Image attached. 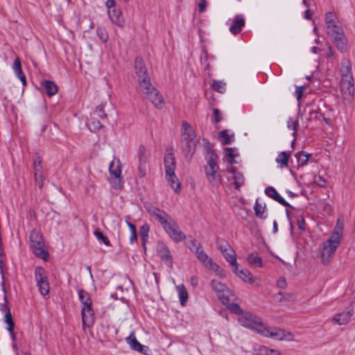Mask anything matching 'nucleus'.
Listing matches in <instances>:
<instances>
[{
	"label": "nucleus",
	"instance_id": "1",
	"mask_svg": "<svg viewBox=\"0 0 355 355\" xmlns=\"http://www.w3.org/2000/svg\"><path fill=\"white\" fill-rule=\"evenodd\" d=\"M237 320L242 327L251 329L263 336L277 340L292 341L294 340L292 333L279 328L266 327L260 318L250 312L245 311L239 316Z\"/></svg>",
	"mask_w": 355,
	"mask_h": 355
},
{
	"label": "nucleus",
	"instance_id": "2",
	"mask_svg": "<svg viewBox=\"0 0 355 355\" xmlns=\"http://www.w3.org/2000/svg\"><path fill=\"white\" fill-rule=\"evenodd\" d=\"M344 227L343 220L338 219L337 223L334 227L330 237L323 243L322 250L321 253L322 261L326 264L329 262L330 258L335 253L337 248L340 243Z\"/></svg>",
	"mask_w": 355,
	"mask_h": 355
},
{
	"label": "nucleus",
	"instance_id": "3",
	"mask_svg": "<svg viewBox=\"0 0 355 355\" xmlns=\"http://www.w3.org/2000/svg\"><path fill=\"white\" fill-rule=\"evenodd\" d=\"M340 87L346 96H352L354 94V77L352 72V64L348 59L343 58L340 64Z\"/></svg>",
	"mask_w": 355,
	"mask_h": 355
},
{
	"label": "nucleus",
	"instance_id": "4",
	"mask_svg": "<svg viewBox=\"0 0 355 355\" xmlns=\"http://www.w3.org/2000/svg\"><path fill=\"white\" fill-rule=\"evenodd\" d=\"M164 164L166 179L168 183L176 193H180L181 191V184L175 173L176 161L175 155L172 152H168L166 154Z\"/></svg>",
	"mask_w": 355,
	"mask_h": 355
},
{
	"label": "nucleus",
	"instance_id": "5",
	"mask_svg": "<svg viewBox=\"0 0 355 355\" xmlns=\"http://www.w3.org/2000/svg\"><path fill=\"white\" fill-rule=\"evenodd\" d=\"M78 297L82 304V324L83 329L91 327L94 322V310L89 294L84 290L78 291Z\"/></svg>",
	"mask_w": 355,
	"mask_h": 355
},
{
	"label": "nucleus",
	"instance_id": "6",
	"mask_svg": "<svg viewBox=\"0 0 355 355\" xmlns=\"http://www.w3.org/2000/svg\"><path fill=\"white\" fill-rule=\"evenodd\" d=\"M121 171V164L119 159L114 158L109 165L108 180L111 187L114 189H121L123 187Z\"/></svg>",
	"mask_w": 355,
	"mask_h": 355
},
{
	"label": "nucleus",
	"instance_id": "7",
	"mask_svg": "<svg viewBox=\"0 0 355 355\" xmlns=\"http://www.w3.org/2000/svg\"><path fill=\"white\" fill-rule=\"evenodd\" d=\"M211 287L223 304L236 301V296L221 282L214 279L211 282Z\"/></svg>",
	"mask_w": 355,
	"mask_h": 355
},
{
	"label": "nucleus",
	"instance_id": "8",
	"mask_svg": "<svg viewBox=\"0 0 355 355\" xmlns=\"http://www.w3.org/2000/svg\"><path fill=\"white\" fill-rule=\"evenodd\" d=\"M30 240L31 246L34 254L44 260L47 259L49 254L44 248L42 235L37 231L33 230L31 232Z\"/></svg>",
	"mask_w": 355,
	"mask_h": 355
},
{
	"label": "nucleus",
	"instance_id": "9",
	"mask_svg": "<svg viewBox=\"0 0 355 355\" xmlns=\"http://www.w3.org/2000/svg\"><path fill=\"white\" fill-rule=\"evenodd\" d=\"M35 278L37 282L40 293L46 296L49 293L50 286L48 280V277L46 274L44 269L42 267L37 266L35 269Z\"/></svg>",
	"mask_w": 355,
	"mask_h": 355
},
{
	"label": "nucleus",
	"instance_id": "10",
	"mask_svg": "<svg viewBox=\"0 0 355 355\" xmlns=\"http://www.w3.org/2000/svg\"><path fill=\"white\" fill-rule=\"evenodd\" d=\"M105 6L107 10L109 18L119 27H123L125 25V20L122 16L120 9L116 8V2L114 0H107Z\"/></svg>",
	"mask_w": 355,
	"mask_h": 355
},
{
	"label": "nucleus",
	"instance_id": "11",
	"mask_svg": "<svg viewBox=\"0 0 355 355\" xmlns=\"http://www.w3.org/2000/svg\"><path fill=\"white\" fill-rule=\"evenodd\" d=\"M164 230L168 236L175 243L183 241L186 236L180 230L176 222L172 219L164 227Z\"/></svg>",
	"mask_w": 355,
	"mask_h": 355
},
{
	"label": "nucleus",
	"instance_id": "12",
	"mask_svg": "<svg viewBox=\"0 0 355 355\" xmlns=\"http://www.w3.org/2000/svg\"><path fill=\"white\" fill-rule=\"evenodd\" d=\"M146 210L161 224L163 228L173 219L167 213L152 205L146 206Z\"/></svg>",
	"mask_w": 355,
	"mask_h": 355
},
{
	"label": "nucleus",
	"instance_id": "13",
	"mask_svg": "<svg viewBox=\"0 0 355 355\" xmlns=\"http://www.w3.org/2000/svg\"><path fill=\"white\" fill-rule=\"evenodd\" d=\"M35 181L40 188L44 184V174L40 157H36L33 162Z\"/></svg>",
	"mask_w": 355,
	"mask_h": 355
},
{
	"label": "nucleus",
	"instance_id": "14",
	"mask_svg": "<svg viewBox=\"0 0 355 355\" xmlns=\"http://www.w3.org/2000/svg\"><path fill=\"white\" fill-rule=\"evenodd\" d=\"M135 73L137 78V82L149 77L145 63L141 58H135Z\"/></svg>",
	"mask_w": 355,
	"mask_h": 355
},
{
	"label": "nucleus",
	"instance_id": "15",
	"mask_svg": "<svg viewBox=\"0 0 355 355\" xmlns=\"http://www.w3.org/2000/svg\"><path fill=\"white\" fill-rule=\"evenodd\" d=\"M182 135H181V142H196L195 132L191 125L186 121H184L182 125Z\"/></svg>",
	"mask_w": 355,
	"mask_h": 355
},
{
	"label": "nucleus",
	"instance_id": "16",
	"mask_svg": "<svg viewBox=\"0 0 355 355\" xmlns=\"http://www.w3.org/2000/svg\"><path fill=\"white\" fill-rule=\"evenodd\" d=\"M353 315V311L349 310L342 313H336L332 318V322L338 325H344L347 324Z\"/></svg>",
	"mask_w": 355,
	"mask_h": 355
},
{
	"label": "nucleus",
	"instance_id": "17",
	"mask_svg": "<svg viewBox=\"0 0 355 355\" xmlns=\"http://www.w3.org/2000/svg\"><path fill=\"white\" fill-rule=\"evenodd\" d=\"M126 341L130 345L132 349L143 353L144 354H147V352L149 350L148 347L139 343L138 340L136 339L134 334H131L126 338Z\"/></svg>",
	"mask_w": 355,
	"mask_h": 355
},
{
	"label": "nucleus",
	"instance_id": "18",
	"mask_svg": "<svg viewBox=\"0 0 355 355\" xmlns=\"http://www.w3.org/2000/svg\"><path fill=\"white\" fill-rule=\"evenodd\" d=\"M218 168H205L206 176L212 186H218L220 183V176L218 173Z\"/></svg>",
	"mask_w": 355,
	"mask_h": 355
},
{
	"label": "nucleus",
	"instance_id": "19",
	"mask_svg": "<svg viewBox=\"0 0 355 355\" xmlns=\"http://www.w3.org/2000/svg\"><path fill=\"white\" fill-rule=\"evenodd\" d=\"M156 107L161 109L164 105V101L159 94V91L156 89L152 92H149L145 96Z\"/></svg>",
	"mask_w": 355,
	"mask_h": 355
},
{
	"label": "nucleus",
	"instance_id": "20",
	"mask_svg": "<svg viewBox=\"0 0 355 355\" xmlns=\"http://www.w3.org/2000/svg\"><path fill=\"white\" fill-rule=\"evenodd\" d=\"M182 150L184 159L187 162H190L196 152V142L182 143Z\"/></svg>",
	"mask_w": 355,
	"mask_h": 355
},
{
	"label": "nucleus",
	"instance_id": "21",
	"mask_svg": "<svg viewBox=\"0 0 355 355\" xmlns=\"http://www.w3.org/2000/svg\"><path fill=\"white\" fill-rule=\"evenodd\" d=\"M228 171L232 175V178L234 180L235 189H239L244 184L245 178L241 172L237 171L233 166H230Z\"/></svg>",
	"mask_w": 355,
	"mask_h": 355
},
{
	"label": "nucleus",
	"instance_id": "22",
	"mask_svg": "<svg viewBox=\"0 0 355 355\" xmlns=\"http://www.w3.org/2000/svg\"><path fill=\"white\" fill-rule=\"evenodd\" d=\"M138 88L139 92L144 96H146L149 92H152L156 89L151 84L150 77L138 81Z\"/></svg>",
	"mask_w": 355,
	"mask_h": 355
},
{
	"label": "nucleus",
	"instance_id": "23",
	"mask_svg": "<svg viewBox=\"0 0 355 355\" xmlns=\"http://www.w3.org/2000/svg\"><path fill=\"white\" fill-rule=\"evenodd\" d=\"M265 193L270 198L278 202L284 206L291 207L290 205L272 187H268L265 189Z\"/></svg>",
	"mask_w": 355,
	"mask_h": 355
},
{
	"label": "nucleus",
	"instance_id": "24",
	"mask_svg": "<svg viewBox=\"0 0 355 355\" xmlns=\"http://www.w3.org/2000/svg\"><path fill=\"white\" fill-rule=\"evenodd\" d=\"M336 46L340 52H345L347 49V40L345 33L331 37Z\"/></svg>",
	"mask_w": 355,
	"mask_h": 355
},
{
	"label": "nucleus",
	"instance_id": "25",
	"mask_svg": "<svg viewBox=\"0 0 355 355\" xmlns=\"http://www.w3.org/2000/svg\"><path fill=\"white\" fill-rule=\"evenodd\" d=\"M12 69L15 75L19 78L22 85L25 86L26 85V78L25 75L23 73L21 66V61L19 58H17L12 64Z\"/></svg>",
	"mask_w": 355,
	"mask_h": 355
},
{
	"label": "nucleus",
	"instance_id": "26",
	"mask_svg": "<svg viewBox=\"0 0 355 355\" xmlns=\"http://www.w3.org/2000/svg\"><path fill=\"white\" fill-rule=\"evenodd\" d=\"M244 24V19L241 16H236L234 19V24L230 27V31L236 35L241 31Z\"/></svg>",
	"mask_w": 355,
	"mask_h": 355
},
{
	"label": "nucleus",
	"instance_id": "27",
	"mask_svg": "<svg viewBox=\"0 0 355 355\" xmlns=\"http://www.w3.org/2000/svg\"><path fill=\"white\" fill-rule=\"evenodd\" d=\"M327 34L331 37H334L336 35H340L344 33V31L342 26L341 23L338 21V23H335L332 25L329 26L327 28Z\"/></svg>",
	"mask_w": 355,
	"mask_h": 355
},
{
	"label": "nucleus",
	"instance_id": "28",
	"mask_svg": "<svg viewBox=\"0 0 355 355\" xmlns=\"http://www.w3.org/2000/svg\"><path fill=\"white\" fill-rule=\"evenodd\" d=\"M254 209L257 217L260 218H266L267 217L266 204L259 202V199L256 200Z\"/></svg>",
	"mask_w": 355,
	"mask_h": 355
},
{
	"label": "nucleus",
	"instance_id": "29",
	"mask_svg": "<svg viewBox=\"0 0 355 355\" xmlns=\"http://www.w3.org/2000/svg\"><path fill=\"white\" fill-rule=\"evenodd\" d=\"M176 291L178 292V297L182 306H184L188 300V293L183 284L176 286Z\"/></svg>",
	"mask_w": 355,
	"mask_h": 355
},
{
	"label": "nucleus",
	"instance_id": "30",
	"mask_svg": "<svg viewBox=\"0 0 355 355\" xmlns=\"http://www.w3.org/2000/svg\"><path fill=\"white\" fill-rule=\"evenodd\" d=\"M42 85L46 94L49 96H52L58 92V87L52 81L45 80L42 83Z\"/></svg>",
	"mask_w": 355,
	"mask_h": 355
},
{
	"label": "nucleus",
	"instance_id": "31",
	"mask_svg": "<svg viewBox=\"0 0 355 355\" xmlns=\"http://www.w3.org/2000/svg\"><path fill=\"white\" fill-rule=\"evenodd\" d=\"M291 156L290 152H281L276 157V162L278 164L280 168H284L288 166V159Z\"/></svg>",
	"mask_w": 355,
	"mask_h": 355
},
{
	"label": "nucleus",
	"instance_id": "32",
	"mask_svg": "<svg viewBox=\"0 0 355 355\" xmlns=\"http://www.w3.org/2000/svg\"><path fill=\"white\" fill-rule=\"evenodd\" d=\"M248 263L256 267L262 268L263 266L261 257L257 252H252L248 256Z\"/></svg>",
	"mask_w": 355,
	"mask_h": 355
},
{
	"label": "nucleus",
	"instance_id": "33",
	"mask_svg": "<svg viewBox=\"0 0 355 355\" xmlns=\"http://www.w3.org/2000/svg\"><path fill=\"white\" fill-rule=\"evenodd\" d=\"M198 259L207 268L209 266V261H213L209 258L205 251L201 248L196 253Z\"/></svg>",
	"mask_w": 355,
	"mask_h": 355
},
{
	"label": "nucleus",
	"instance_id": "34",
	"mask_svg": "<svg viewBox=\"0 0 355 355\" xmlns=\"http://www.w3.org/2000/svg\"><path fill=\"white\" fill-rule=\"evenodd\" d=\"M207 269L213 270L220 278H225L226 276L225 270L218 264L214 263V261H209V266Z\"/></svg>",
	"mask_w": 355,
	"mask_h": 355
},
{
	"label": "nucleus",
	"instance_id": "35",
	"mask_svg": "<svg viewBox=\"0 0 355 355\" xmlns=\"http://www.w3.org/2000/svg\"><path fill=\"white\" fill-rule=\"evenodd\" d=\"M221 250L223 252V256L229 262L230 264H236V256L235 252L232 249L223 250L221 248Z\"/></svg>",
	"mask_w": 355,
	"mask_h": 355
},
{
	"label": "nucleus",
	"instance_id": "36",
	"mask_svg": "<svg viewBox=\"0 0 355 355\" xmlns=\"http://www.w3.org/2000/svg\"><path fill=\"white\" fill-rule=\"evenodd\" d=\"M240 279L243 281L248 282L250 284H252L254 282V279L252 277V274L248 270L245 269H241L239 271V276Z\"/></svg>",
	"mask_w": 355,
	"mask_h": 355
},
{
	"label": "nucleus",
	"instance_id": "37",
	"mask_svg": "<svg viewBox=\"0 0 355 355\" xmlns=\"http://www.w3.org/2000/svg\"><path fill=\"white\" fill-rule=\"evenodd\" d=\"M148 155L146 148L143 145L139 146L137 153L138 162L147 163Z\"/></svg>",
	"mask_w": 355,
	"mask_h": 355
},
{
	"label": "nucleus",
	"instance_id": "38",
	"mask_svg": "<svg viewBox=\"0 0 355 355\" xmlns=\"http://www.w3.org/2000/svg\"><path fill=\"white\" fill-rule=\"evenodd\" d=\"M218 157L216 154L211 151L208 153L207 165L205 168H218L217 165Z\"/></svg>",
	"mask_w": 355,
	"mask_h": 355
},
{
	"label": "nucleus",
	"instance_id": "39",
	"mask_svg": "<svg viewBox=\"0 0 355 355\" xmlns=\"http://www.w3.org/2000/svg\"><path fill=\"white\" fill-rule=\"evenodd\" d=\"M275 298L279 302H282L284 300L293 302L295 300V296L292 293H282L280 292L275 295Z\"/></svg>",
	"mask_w": 355,
	"mask_h": 355
},
{
	"label": "nucleus",
	"instance_id": "40",
	"mask_svg": "<svg viewBox=\"0 0 355 355\" xmlns=\"http://www.w3.org/2000/svg\"><path fill=\"white\" fill-rule=\"evenodd\" d=\"M4 322L7 324V330L11 331L14 330L15 323L11 315L10 311L8 310L4 316Z\"/></svg>",
	"mask_w": 355,
	"mask_h": 355
},
{
	"label": "nucleus",
	"instance_id": "41",
	"mask_svg": "<svg viewBox=\"0 0 355 355\" xmlns=\"http://www.w3.org/2000/svg\"><path fill=\"white\" fill-rule=\"evenodd\" d=\"M94 234L99 242L103 243L107 246L110 245L109 239L105 236L99 230H96L94 232Z\"/></svg>",
	"mask_w": 355,
	"mask_h": 355
},
{
	"label": "nucleus",
	"instance_id": "42",
	"mask_svg": "<svg viewBox=\"0 0 355 355\" xmlns=\"http://www.w3.org/2000/svg\"><path fill=\"white\" fill-rule=\"evenodd\" d=\"M324 20H325L327 28H328L329 26H330V25H332L335 23L336 24L338 23V21H339L337 17L336 16V15L331 12H327L325 15Z\"/></svg>",
	"mask_w": 355,
	"mask_h": 355
},
{
	"label": "nucleus",
	"instance_id": "43",
	"mask_svg": "<svg viewBox=\"0 0 355 355\" xmlns=\"http://www.w3.org/2000/svg\"><path fill=\"white\" fill-rule=\"evenodd\" d=\"M220 137L222 138V144H230L233 140V135H229L227 130H224L220 132Z\"/></svg>",
	"mask_w": 355,
	"mask_h": 355
},
{
	"label": "nucleus",
	"instance_id": "44",
	"mask_svg": "<svg viewBox=\"0 0 355 355\" xmlns=\"http://www.w3.org/2000/svg\"><path fill=\"white\" fill-rule=\"evenodd\" d=\"M89 129L92 132H96L100 130L102 127L100 121L98 119L92 118L87 123Z\"/></svg>",
	"mask_w": 355,
	"mask_h": 355
},
{
	"label": "nucleus",
	"instance_id": "45",
	"mask_svg": "<svg viewBox=\"0 0 355 355\" xmlns=\"http://www.w3.org/2000/svg\"><path fill=\"white\" fill-rule=\"evenodd\" d=\"M310 156L311 155L305 154L304 153H298L295 155L297 163L299 165L301 166H304L308 162Z\"/></svg>",
	"mask_w": 355,
	"mask_h": 355
},
{
	"label": "nucleus",
	"instance_id": "46",
	"mask_svg": "<svg viewBox=\"0 0 355 355\" xmlns=\"http://www.w3.org/2000/svg\"><path fill=\"white\" fill-rule=\"evenodd\" d=\"M188 248L195 254L202 248L200 243L196 239H191L188 242Z\"/></svg>",
	"mask_w": 355,
	"mask_h": 355
},
{
	"label": "nucleus",
	"instance_id": "47",
	"mask_svg": "<svg viewBox=\"0 0 355 355\" xmlns=\"http://www.w3.org/2000/svg\"><path fill=\"white\" fill-rule=\"evenodd\" d=\"M104 108L105 105L103 104H100L96 107V110L93 112V115L101 119L106 118L107 115L105 112Z\"/></svg>",
	"mask_w": 355,
	"mask_h": 355
},
{
	"label": "nucleus",
	"instance_id": "48",
	"mask_svg": "<svg viewBox=\"0 0 355 355\" xmlns=\"http://www.w3.org/2000/svg\"><path fill=\"white\" fill-rule=\"evenodd\" d=\"M234 302H231L230 304H225L227 305L230 308V309L234 313L239 315H242L245 311H243V310L239 306L238 304L233 303Z\"/></svg>",
	"mask_w": 355,
	"mask_h": 355
},
{
	"label": "nucleus",
	"instance_id": "49",
	"mask_svg": "<svg viewBox=\"0 0 355 355\" xmlns=\"http://www.w3.org/2000/svg\"><path fill=\"white\" fill-rule=\"evenodd\" d=\"M96 33L98 36L99 39L103 42H106L108 40V34L106 30L104 28L98 27L96 29Z\"/></svg>",
	"mask_w": 355,
	"mask_h": 355
},
{
	"label": "nucleus",
	"instance_id": "50",
	"mask_svg": "<svg viewBox=\"0 0 355 355\" xmlns=\"http://www.w3.org/2000/svg\"><path fill=\"white\" fill-rule=\"evenodd\" d=\"M212 87L215 91L223 93L225 91V83L223 81L216 80L213 83Z\"/></svg>",
	"mask_w": 355,
	"mask_h": 355
},
{
	"label": "nucleus",
	"instance_id": "51",
	"mask_svg": "<svg viewBox=\"0 0 355 355\" xmlns=\"http://www.w3.org/2000/svg\"><path fill=\"white\" fill-rule=\"evenodd\" d=\"M149 227L148 225H144L140 230V234L144 245L148 237Z\"/></svg>",
	"mask_w": 355,
	"mask_h": 355
},
{
	"label": "nucleus",
	"instance_id": "52",
	"mask_svg": "<svg viewBox=\"0 0 355 355\" xmlns=\"http://www.w3.org/2000/svg\"><path fill=\"white\" fill-rule=\"evenodd\" d=\"M147 171V163L138 162V176L144 178Z\"/></svg>",
	"mask_w": 355,
	"mask_h": 355
},
{
	"label": "nucleus",
	"instance_id": "53",
	"mask_svg": "<svg viewBox=\"0 0 355 355\" xmlns=\"http://www.w3.org/2000/svg\"><path fill=\"white\" fill-rule=\"evenodd\" d=\"M297 125H298L297 121L293 120L291 118H289L287 121V128L289 130H292L293 131V135L294 137H295Z\"/></svg>",
	"mask_w": 355,
	"mask_h": 355
},
{
	"label": "nucleus",
	"instance_id": "54",
	"mask_svg": "<svg viewBox=\"0 0 355 355\" xmlns=\"http://www.w3.org/2000/svg\"><path fill=\"white\" fill-rule=\"evenodd\" d=\"M225 151L227 162L231 164L236 162V161L234 160L235 155L234 154V150L231 148H227L225 149Z\"/></svg>",
	"mask_w": 355,
	"mask_h": 355
},
{
	"label": "nucleus",
	"instance_id": "55",
	"mask_svg": "<svg viewBox=\"0 0 355 355\" xmlns=\"http://www.w3.org/2000/svg\"><path fill=\"white\" fill-rule=\"evenodd\" d=\"M277 286L281 289H285L287 287V283L284 277H281L277 281Z\"/></svg>",
	"mask_w": 355,
	"mask_h": 355
},
{
	"label": "nucleus",
	"instance_id": "56",
	"mask_svg": "<svg viewBox=\"0 0 355 355\" xmlns=\"http://www.w3.org/2000/svg\"><path fill=\"white\" fill-rule=\"evenodd\" d=\"M304 90V87L303 86H299V87H296L295 94H296L297 100L298 101H300V98H302Z\"/></svg>",
	"mask_w": 355,
	"mask_h": 355
},
{
	"label": "nucleus",
	"instance_id": "57",
	"mask_svg": "<svg viewBox=\"0 0 355 355\" xmlns=\"http://www.w3.org/2000/svg\"><path fill=\"white\" fill-rule=\"evenodd\" d=\"M297 225H298L299 229L304 231L305 230V227H304L305 220H304V217L302 216H297Z\"/></svg>",
	"mask_w": 355,
	"mask_h": 355
},
{
	"label": "nucleus",
	"instance_id": "58",
	"mask_svg": "<svg viewBox=\"0 0 355 355\" xmlns=\"http://www.w3.org/2000/svg\"><path fill=\"white\" fill-rule=\"evenodd\" d=\"M207 6V2L206 0H200V3H198V10L200 12H205Z\"/></svg>",
	"mask_w": 355,
	"mask_h": 355
},
{
	"label": "nucleus",
	"instance_id": "59",
	"mask_svg": "<svg viewBox=\"0 0 355 355\" xmlns=\"http://www.w3.org/2000/svg\"><path fill=\"white\" fill-rule=\"evenodd\" d=\"M214 115L215 121L216 123H218L221 121L222 117L220 115V110L218 109L214 110Z\"/></svg>",
	"mask_w": 355,
	"mask_h": 355
},
{
	"label": "nucleus",
	"instance_id": "60",
	"mask_svg": "<svg viewBox=\"0 0 355 355\" xmlns=\"http://www.w3.org/2000/svg\"><path fill=\"white\" fill-rule=\"evenodd\" d=\"M314 181L318 185L321 186V187L324 186L325 183H326L325 180L323 178H322L321 176H318V177L315 178Z\"/></svg>",
	"mask_w": 355,
	"mask_h": 355
},
{
	"label": "nucleus",
	"instance_id": "61",
	"mask_svg": "<svg viewBox=\"0 0 355 355\" xmlns=\"http://www.w3.org/2000/svg\"><path fill=\"white\" fill-rule=\"evenodd\" d=\"M126 224L128 225V227L130 228V233L132 232H137V229L135 225L131 223L130 222L126 220Z\"/></svg>",
	"mask_w": 355,
	"mask_h": 355
},
{
	"label": "nucleus",
	"instance_id": "62",
	"mask_svg": "<svg viewBox=\"0 0 355 355\" xmlns=\"http://www.w3.org/2000/svg\"><path fill=\"white\" fill-rule=\"evenodd\" d=\"M270 349L268 348L267 347L261 346L259 348L260 354L261 355H267L268 351H269Z\"/></svg>",
	"mask_w": 355,
	"mask_h": 355
},
{
	"label": "nucleus",
	"instance_id": "63",
	"mask_svg": "<svg viewBox=\"0 0 355 355\" xmlns=\"http://www.w3.org/2000/svg\"><path fill=\"white\" fill-rule=\"evenodd\" d=\"M267 355H281V353L277 349H271L269 351H268Z\"/></svg>",
	"mask_w": 355,
	"mask_h": 355
},
{
	"label": "nucleus",
	"instance_id": "64",
	"mask_svg": "<svg viewBox=\"0 0 355 355\" xmlns=\"http://www.w3.org/2000/svg\"><path fill=\"white\" fill-rule=\"evenodd\" d=\"M137 238V232L131 233L130 236V243H133L135 241H136Z\"/></svg>",
	"mask_w": 355,
	"mask_h": 355
}]
</instances>
